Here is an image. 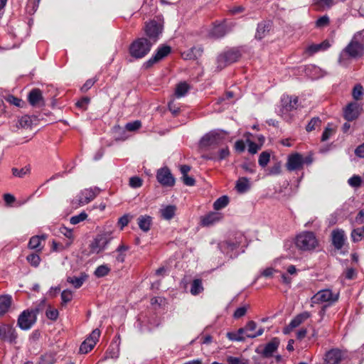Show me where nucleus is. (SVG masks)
Instances as JSON below:
<instances>
[{
    "mask_svg": "<svg viewBox=\"0 0 364 364\" xmlns=\"http://www.w3.org/2000/svg\"><path fill=\"white\" fill-rule=\"evenodd\" d=\"M364 55V36L362 32L356 33L348 44L341 51L338 63L343 67H348L353 60Z\"/></svg>",
    "mask_w": 364,
    "mask_h": 364,
    "instance_id": "nucleus-1",
    "label": "nucleus"
},
{
    "mask_svg": "<svg viewBox=\"0 0 364 364\" xmlns=\"http://www.w3.org/2000/svg\"><path fill=\"white\" fill-rule=\"evenodd\" d=\"M46 305L45 299L41 301L36 306L23 311L18 316L17 326L23 331L31 329L37 321V315Z\"/></svg>",
    "mask_w": 364,
    "mask_h": 364,
    "instance_id": "nucleus-2",
    "label": "nucleus"
},
{
    "mask_svg": "<svg viewBox=\"0 0 364 364\" xmlns=\"http://www.w3.org/2000/svg\"><path fill=\"white\" fill-rule=\"evenodd\" d=\"M154 45L147 38L140 37L135 39L129 47V53L134 59H141L146 56Z\"/></svg>",
    "mask_w": 364,
    "mask_h": 364,
    "instance_id": "nucleus-3",
    "label": "nucleus"
},
{
    "mask_svg": "<svg viewBox=\"0 0 364 364\" xmlns=\"http://www.w3.org/2000/svg\"><path fill=\"white\" fill-rule=\"evenodd\" d=\"M295 244L299 250L310 251L316 247L318 242L314 232L304 231L296 236Z\"/></svg>",
    "mask_w": 364,
    "mask_h": 364,
    "instance_id": "nucleus-4",
    "label": "nucleus"
},
{
    "mask_svg": "<svg viewBox=\"0 0 364 364\" xmlns=\"http://www.w3.org/2000/svg\"><path fill=\"white\" fill-rule=\"evenodd\" d=\"M100 192L97 187L85 188L82 190L75 199L72 200L73 207L77 208L83 206L93 200Z\"/></svg>",
    "mask_w": 364,
    "mask_h": 364,
    "instance_id": "nucleus-5",
    "label": "nucleus"
},
{
    "mask_svg": "<svg viewBox=\"0 0 364 364\" xmlns=\"http://www.w3.org/2000/svg\"><path fill=\"white\" fill-rule=\"evenodd\" d=\"M339 294L333 293L329 289H321L311 298V306L326 303L331 306L338 300Z\"/></svg>",
    "mask_w": 364,
    "mask_h": 364,
    "instance_id": "nucleus-6",
    "label": "nucleus"
},
{
    "mask_svg": "<svg viewBox=\"0 0 364 364\" xmlns=\"http://www.w3.org/2000/svg\"><path fill=\"white\" fill-rule=\"evenodd\" d=\"M226 135L227 133L223 130H213L201 138L200 144L203 147L220 144L225 139Z\"/></svg>",
    "mask_w": 364,
    "mask_h": 364,
    "instance_id": "nucleus-7",
    "label": "nucleus"
},
{
    "mask_svg": "<svg viewBox=\"0 0 364 364\" xmlns=\"http://www.w3.org/2000/svg\"><path fill=\"white\" fill-rule=\"evenodd\" d=\"M241 54L236 48L229 49L220 53L217 58V68L222 70L226 66L236 62L240 58Z\"/></svg>",
    "mask_w": 364,
    "mask_h": 364,
    "instance_id": "nucleus-8",
    "label": "nucleus"
},
{
    "mask_svg": "<svg viewBox=\"0 0 364 364\" xmlns=\"http://www.w3.org/2000/svg\"><path fill=\"white\" fill-rule=\"evenodd\" d=\"M171 52V46L165 44L160 45L153 55L142 65V68L147 70L151 68L154 64L160 62L167 57Z\"/></svg>",
    "mask_w": 364,
    "mask_h": 364,
    "instance_id": "nucleus-9",
    "label": "nucleus"
},
{
    "mask_svg": "<svg viewBox=\"0 0 364 364\" xmlns=\"http://www.w3.org/2000/svg\"><path fill=\"white\" fill-rule=\"evenodd\" d=\"M144 38H147V40L155 45L159 40L160 36L162 33L163 27L162 26L155 21H151L146 23L144 26Z\"/></svg>",
    "mask_w": 364,
    "mask_h": 364,
    "instance_id": "nucleus-10",
    "label": "nucleus"
},
{
    "mask_svg": "<svg viewBox=\"0 0 364 364\" xmlns=\"http://www.w3.org/2000/svg\"><path fill=\"white\" fill-rule=\"evenodd\" d=\"M348 358L346 350L332 348L325 353L324 361L326 364H339Z\"/></svg>",
    "mask_w": 364,
    "mask_h": 364,
    "instance_id": "nucleus-11",
    "label": "nucleus"
},
{
    "mask_svg": "<svg viewBox=\"0 0 364 364\" xmlns=\"http://www.w3.org/2000/svg\"><path fill=\"white\" fill-rule=\"evenodd\" d=\"M264 328H260L254 333H245L243 328H239L237 331L227 333V338L232 341H245L246 338H255L262 335Z\"/></svg>",
    "mask_w": 364,
    "mask_h": 364,
    "instance_id": "nucleus-12",
    "label": "nucleus"
},
{
    "mask_svg": "<svg viewBox=\"0 0 364 364\" xmlns=\"http://www.w3.org/2000/svg\"><path fill=\"white\" fill-rule=\"evenodd\" d=\"M18 334L15 328L11 324L0 323V339L14 344L16 343Z\"/></svg>",
    "mask_w": 364,
    "mask_h": 364,
    "instance_id": "nucleus-13",
    "label": "nucleus"
},
{
    "mask_svg": "<svg viewBox=\"0 0 364 364\" xmlns=\"http://www.w3.org/2000/svg\"><path fill=\"white\" fill-rule=\"evenodd\" d=\"M156 176L157 181L164 187H172L175 185V178L166 166L159 168Z\"/></svg>",
    "mask_w": 364,
    "mask_h": 364,
    "instance_id": "nucleus-14",
    "label": "nucleus"
},
{
    "mask_svg": "<svg viewBox=\"0 0 364 364\" xmlns=\"http://www.w3.org/2000/svg\"><path fill=\"white\" fill-rule=\"evenodd\" d=\"M100 336V331L98 328L94 329L90 335L82 343L80 346L81 353H87L96 345Z\"/></svg>",
    "mask_w": 364,
    "mask_h": 364,
    "instance_id": "nucleus-15",
    "label": "nucleus"
},
{
    "mask_svg": "<svg viewBox=\"0 0 364 364\" xmlns=\"http://www.w3.org/2000/svg\"><path fill=\"white\" fill-rule=\"evenodd\" d=\"M240 246L237 241L227 240L220 242L218 247L223 254H225L230 258H233L237 255L236 251Z\"/></svg>",
    "mask_w": 364,
    "mask_h": 364,
    "instance_id": "nucleus-16",
    "label": "nucleus"
},
{
    "mask_svg": "<svg viewBox=\"0 0 364 364\" xmlns=\"http://www.w3.org/2000/svg\"><path fill=\"white\" fill-rule=\"evenodd\" d=\"M304 164V157L301 154L295 153L288 156L286 166L287 170L293 171L301 168Z\"/></svg>",
    "mask_w": 364,
    "mask_h": 364,
    "instance_id": "nucleus-17",
    "label": "nucleus"
},
{
    "mask_svg": "<svg viewBox=\"0 0 364 364\" xmlns=\"http://www.w3.org/2000/svg\"><path fill=\"white\" fill-rule=\"evenodd\" d=\"M361 107L356 102H350L344 109V117L348 121L357 119L360 114Z\"/></svg>",
    "mask_w": 364,
    "mask_h": 364,
    "instance_id": "nucleus-18",
    "label": "nucleus"
},
{
    "mask_svg": "<svg viewBox=\"0 0 364 364\" xmlns=\"http://www.w3.org/2000/svg\"><path fill=\"white\" fill-rule=\"evenodd\" d=\"M279 346V340L278 338H273L269 343L264 347L261 354L264 358H269L273 355Z\"/></svg>",
    "mask_w": 364,
    "mask_h": 364,
    "instance_id": "nucleus-19",
    "label": "nucleus"
},
{
    "mask_svg": "<svg viewBox=\"0 0 364 364\" xmlns=\"http://www.w3.org/2000/svg\"><path fill=\"white\" fill-rule=\"evenodd\" d=\"M346 235L343 230L337 229L332 232V242L335 248L341 250L345 242Z\"/></svg>",
    "mask_w": 364,
    "mask_h": 364,
    "instance_id": "nucleus-20",
    "label": "nucleus"
},
{
    "mask_svg": "<svg viewBox=\"0 0 364 364\" xmlns=\"http://www.w3.org/2000/svg\"><path fill=\"white\" fill-rule=\"evenodd\" d=\"M230 155V150L228 146L220 149L218 153H211L204 155L203 158L214 161H220L225 159Z\"/></svg>",
    "mask_w": 364,
    "mask_h": 364,
    "instance_id": "nucleus-21",
    "label": "nucleus"
},
{
    "mask_svg": "<svg viewBox=\"0 0 364 364\" xmlns=\"http://www.w3.org/2000/svg\"><path fill=\"white\" fill-rule=\"evenodd\" d=\"M223 218V215L218 212H210L201 218V225L210 226L219 222Z\"/></svg>",
    "mask_w": 364,
    "mask_h": 364,
    "instance_id": "nucleus-22",
    "label": "nucleus"
},
{
    "mask_svg": "<svg viewBox=\"0 0 364 364\" xmlns=\"http://www.w3.org/2000/svg\"><path fill=\"white\" fill-rule=\"evenodd\" d=\"M28 100L32 106H41L43 105L42 92L38 88L33 89L29 92Z\"/></svg>",
    "mask_w": 364,
    "mask_h": 364,
    "instance_id": "nucleus-23",
    "label": "nucleus"
},
{
    "mask_svg": "<svg viewBox=\"0 0 364 364\" xmlns=\"http://www.w3.org/2000/svg\"><path fill=\"white\" fill-rule=\"evenodd\" d=\"M283 111L289 112L298 107V98L296 97L283 96L282 98Z\"/></svg>",
    "mask_w": 364,
    "mask_h": 364,
    "instance_id": "nucleus-24",
    "label": "nucleus"
},
{
    "mask_svg": "<svg viewBox=\"0 0 364 364\" xmlns=\"http://www.w3.org/2000/svg\"><path fill=\"white\" fill-rule=\"evenodd\" d=\"M271 28L272 23L269 21H264L261 23H259L255 33V38L257 39L261 40L266 36V35L270 31Z\"/></svg>",
    "mask_w": 364,
    "mask_h": 364,
    "instance_id": "nucleus-25",
    "label": "nucleus"
},
{
    "mask_svg": "<svg viewBox=\"0 0 364 364\" xmlns=\"http://www.w3.org/2000/svg\"><path fill=\"white\" fill-rule=\"evenodd\" d=\"M330 47V43L327 41H324L318 44H311L309 46L305 51L309 55H312L319 51L327 50Z\"/></svg>",
    "mask_w": 364,
    "mask_h": 364,
    "instance_id": "nucleus-26",
    "label": "nucleus"
},
{
    "mask_svg": "<svg viewBox=\"0 0 364 364\" xmlns=\"http://www.w3.org/2000/svg\"><path fill=\"white\" fill-rule=\"evenodd\" d=\"M337 3V0H313L312 5L317 11L329 9Z\"/></svg>",
    "mask_w": 364,
    "mask_h": 364,
    "instance_id": "nucleus-27",
    "label": "nucleus"
},
{
    "mask_svg": "<svg viewBox=\"0 0 364 364\" xmlns=\"http://www.w3.org/2000/svg\"><path fill=\"white\" fill-rule=\"evenodd\" d=\"M228 33L226 26L224 23L215 25L209 32V36L214 38L223 37Z\"/></svg>",
    "mask_w": 364,
    "mask_h": 364,
    "instance_id": "nucleus-28",
    "label": "nucleus"
},
{
    "mask_svg": "<svg viewBox=\"0 0 364 364\" xmlns=\"http://www.w3.org/2000/svg\"><path fill=\"white\" fill-rule=\"evenodd\" d=\"M139 228L144 232H146L150 230L152 224V218L149 215H140L137 219Z\"/></svg>",
    "mask_w": 364,
    "mask_h": 364,
    "instance_id": "nucleus-29",
    "label": "nucleus"
},
{
    "mask_svg": "<svg viewBox=\"0 0 364 364\" xmlns=\"http://www.w3.org/2000/svg\"><path fill=\"white\" fill-rule=\"evenodd\" d=\"M311 314L308 311H304L297 316H296L290 322L289 327L290 328H294L298 327L300 324L310 318Z\"/></svg>",
    "mask_w": 364,
    "mask_h": 364,
    "instance_id": "nucleus-30",
    "label": "nucleus"
},
{
    "mask_svg": "<svg viewBox=\"0 0 364 364\" xmlns=\"http://www.w3.org/2000/svg\"><path fill=\"white\" fill-rule=\"evenodd\" d=\"M311 314L308 311H304L297 316H296L290 322L289 327L290 328H294L298 327L300 324L310 318Z\"/></svg>",
    "mask_w": 364,
    "mask_h": 364,
    "instance_id": "nucleus-31",
    "label": "nucleus"
},
{
    "mask_svg": "<svg viewBox=\"0 0 364 364\" xmlns=\"http://www.w3.org/2000/svg\"><path fill=\"white\" fill-rule=\"evenodd\" d=\"M12 302V298L9 295L0 296V316L4 315L9 309Z\"/></svg>",
    "mask_w": 364,
    "mask_h": 364,
    "instance_id": "nucleus-32",
    "label": "nucleus"
},
{
    "mask_svg": "<svg viewBox=\"0 0 364 364\" xmlns=\"http://www.w3.org/2000/svg\"><path fill=\"white\" fill-rule=\"evenodd\" d=\"M237 191L240 193H244L248 191L250 188V182L246 177L240 178L235 185Z\"/></svg>",
    "mask_w": 364,
    "mask_h": 364,
    "instance_id": "nucleus-33",
    "label": "nucleus"
},
{
    "mask_svg": "<svg viewBox=\"0 0 364 364\" xmlns=\"http://www.w3.org/2000/svg\"><path fill=\"white\" fill-rule=\"evenodd\" d=\"M87 278V274H81L80 277H68L67 282L71 284L75 289H78L82 286Z\"/></svg>",
    "mask_w": 364,
    "mask_h": 364,
    "instance_id": "nucleus-34",
    "label": "nucleus"
},
{
    "mask_svg": "<svg viewBox=\"0 0 364 364\" xmlns=\"http://www.w3.org/2000/svg\"><path fill=\"white\" fill-rule=\"evenodd\" d=\"M176 210L175 205H166L160 210L161 216L165 220H171L174 217Z\"/></svg>",
    "mask_w": 364,
    "mask_h": 364,
    "instance_id": "nucleus-35",
    "label": "nucleus"
},
{
    "mask_svg": "<svg viewBox=\"0 0 364 364\" xmlns=\"http://www.w3.org/2000/svg\"><path fill=\"white\" fill-rule=\"evenodd\" d=\"M46 239V237L42 235V236H38V235H36V236H33L30 240H29V242H28V247L31 250H36L37 251H41L42 250V247H41V240H45Z\"/></svg>",
    "mask_w": 364,
    "mask_h": 364,
    "instance_id": "nucleus-36",
    "label": "nucleus"
},
{
    "mask_svg": "<svg viewBox=\"0 0 364 364\" xmlns=\"http://www.w3.org/2000/svg\"><path fill=\"white\" fill-rule=\"evenodd\" d=\"M350 237L353 242H358L364 238V225L361 228L353 229L351 232Z\"/></svg>",
    "mask_w": 364,
    "mask_h": 364,
    "instance_id": "nucleus-37",
    "label": "nucleus"
},
{
    "mask_svg": "<svg viewBox=\"0 0 364 364\" xmlns=\"http://www.w3.org/2000/svg\"><path fill=\"white\" fill-rule=\"evenodd\" d=\"M203 290L202 282L200 279H196L193 281L191 286L190 291L192 295H198Z\"/></svg>",
    "mask_w": 364,
    "mask_h": 364,
    "instance_id": "nucleus-38",
    "label": "nucleus"
},
{
    "mask_svg": "<svg viewBox=\"0 0 364 364\" xmlns=\"http://www.w3.org/2000/svg\"><path fill=\"white\" fill-rule=\"evenodd\" d=\"M55 362V353H47L41 355L38 364H54Z\"/></svg>",
    "mask_w": 364,
    "mask_h": 364,
    "instance_id": "nucleus-39",
    "label": "nucleus"
},
{
    "mask_svg": "<svg viewBox=\"0 0 364 364\" xmlns=\"http://www.w3.org/2000/svg\"><path fill=\"white\" fill-rule=\"evenodd\" d=\"M189 87L188 85L183 82H180L177 85L176 90H175V95L177 97H183L188 91Z\"/></svg>",
    "mask_w": 364,
    "mask_h": 364,
    "instance_id": "nucleus-40",
    "label": "nucleus"
},
{
    "mask_svg": "<svg viewBox=\"0 0 364 364\" xmlns=\"http://www.w3.org/2000/svg\"><path fill=\"white\" fill-rule=\"evenodd\" d=\"M110 270L111 269L107 264H102L96 268L94 274L97 278L103 277L107 276Z\"/></svg>",
    "mask_w": 364,
    "mask_h": 364,
    "instance_id": "nucleus-41",
    "label": "nucleus"
},
{
    "mask_svg": "<svg viewBox=\"0 0 364 364\" xmlns=\"http://www.w3.org/2000/svg\"><path fill=\"white\" fill-rule=\"evenodd\" d=\"M229 203V198L227 196H223L218 198L213 203V208L216 210L224 208Z\"/></svg>",
    "mask_w": 364,
    "mask_h": 364,
    "instance_id": "nucleus-42",
    "label": "nucleus"
},
{
    "mask_svg": "<svg viewBox=\"0 0 364 364\" xmlns=\"http://www.w3.org/2000/svg\"><path fill=\"white\" fill-rule=\"evenodd\" d=\"M201 53L202 50L200 48L193 47L186 53H183V56L185 59H195L200 55Z\"/></svg>",
    "mask_w": 364,
    "mask_h": 364,
    "instance_id": "nucleus-43",
    "label": "nucleus"
},
{
    "mask_svg": "<svg viewBox=\"0 0 364 364\" xmlns=\"http://www.w3.org/2000/svg\"><path fill=\"white\" fill-rule=\"evenodd\" d=\"M322 121L318 117H313L306 127L308 132L315 130L317 127L321 126Z\"/></svg>",
    "mask_w": 364,
    "mask_h": 364,
    "instance_id": "nucleus-44",
    "label": "nucleus"
},
{
    "mask_svg": "<svg viewBox=\"0 0 364 364\" xmlns=\"http://www.w3.org/2000/svg\"><path fill=\"white\" fill-rule=\"evenodd\" d=\"M59 231L69 240V241L66 242V247H69L72 244L74 238L73 230L65 226H62L60 228Z\"/></svg>",
    "mask_w": 364,
    "mask_h": 364,
    "instance_id": "nucleus-45",
    "label": "nucleus"
},
{
    "mask_svg": "<svg viewBox=\"0 0 364 364\" xmlns=\"http://www.w3.org/2000/svg\"><path fill=\"white\" fill-rule=\"evenodd\" d=\"M12 173L14 176L18 178H23L26 175L30 173L31 168L29 166H26L21 169L17 168H12Z\"/></svg>",
    "mask_w": 364,
    "mask_h": 364,
    "instance_id": "nucleus-46",
    "label": "nucleus"
},
{
    "mask_svg": "<svg viewBox=\"0 0 364 364\" xmlns=\"http://www.w3.org/2000/svg\"><path fill=\"white\" fill-rule=\"evenodd\" d=\"M26 260L31 266L37 267L39 266L41 259L38 254L31 253L26 257Z\"/></svg>",
    "mask_w": 364,
    "mask_h": 364,
    "instance_id": "nucleus-47",
    "label": "nucleus"
},
{
    "mask_svg": "<svg viewBox=\"0 0 364 364\" xmlns=\"http://www.w3.org/2000/svg\"><path fill=\"white\" fill-rule=\"evenodd\" d=\"M330 23L329 17L327 15H323L319 17L315 22V27L317 28H323L328 26Z\"/></svg>",
    "mask_w": 364,
    "mask_h": 364,
    "instance_id": "nucleus-48",
    "label": "nucleus"
},
{
    "mask_svg": "<svg viewBox=\"0 0 364 364\" xmlns=\"http://www.w3.org/2000/svg\"><path fill=\"white\" fill-rule=\"evenodd\" d=\"M87 218V214L82 211L80 214L72 216L70 219V222L73 225H77L80 223V222L84 221Z\"/></svg>",
    "mask_w": 364,
    "mask_h": 364,
    "instance_id": "nucleus-49",
    "label": "nucleus"
},
{
    "mask_svg": "<svg viewBox=\"0 0 364 364\" xmlns=\"http://www.w3.org/2000/svg\"><path fill=\"white\" fill-rule=\"evenodd\" d=\"M364 94L363 87L361 85L357 84L354 86L352 95L354 100H358Z\"/></svg>",
    "mask_w": 364,
    "mask_h": 364,
    "instance_id": "nucleus-50",
    "label": "nucleus"
},
{
    "mask_svg": "<svg viewBox=\"0 0 364 364\" xmlns=\"http://www.w3.org/2000/svg\"><path fill=\"white\" fill-rule=\"evenodd\" d=\"M270 159V154L267 151H263L260 154L258 163L262 168L265 167Z\"/></svg>",
    "mask_w": 364,
    "mask_h": 364,
    "instance_id": "nucleus-51",
    "label": "nucleus"
},
{
    "mask_svg": "<svg viewBox=\"0 0 364 364\" xmlns=\"http://www.w3.org/2000/svg\"><path fill=\"white\" fill-rule=\"evenodd\" d=\"M227 362L228 364H249L247 359L233 356H228Z\"/></svg>",
    "mask_w": 364,
    "mask_h": 364,
    "instance_id": "nucleus-52",
    "label": "nucleus"
},
{
    "mask_svg": "<svg viewBox=\"0 0 364 364\" xmlns=\"http://www.w3.org/2000/svg\"><path fill=\"white\" fill-rule=\"evenodd\" d=\"M141 127V122L139 120H135L128 122L125 125V129L129 132H134L138 130Z\"/></svg>",
    "mask_w": 364,
    "mask_h": 364,
    "instance_id": "nucleus-53",
    "label": "nucleus"
},
{
    "mask_svg": "<svg viewBox=\"0 0 364 364\" xmlns=\"http://www.w3.org/2000/svg\"><path fill=\"white\" fill-rule=\"evenodd\" d=\"M143 181L138 176H133L129 178V184L133 188H140L142 186Z\"/></svg>",
    "mask_w": 364,
    "mask_h": 364,
    "instance_id": "nucleus-54",
    "label": "nucleus"
},
{
    "mask_svg": "<svg viewBox=\"0 0 364 364\" xmlns=\"http://www.w3.org/2000/svg\"><path fill=\"white\" fill-rule=\"evenodd\" d=\"M282 172V166L280 162L274 164L272 167L269 168L268 174L272 176H276L280 174Z\"/></svg>",
    "mask_w": 364,
    "mask_h": 364,
    "instance_id": "nucleus-55",
    "label": "nucleus"
},
{
    "mask_svg": "<svg viewBox=\"0 0 364 364\" xmlns=\"http://www.w3.org/2000/svg\"><path fill=\"white\" fill-rule=\"evenodd\" d=\"M361 178L359 176L354 175L348 181V184L354 188H358L361 184Z\"/></svg>",
    "mask_w": 364,
    "mask_h": 364,
    "instance_id": "nucleus-56",
    "label": "nucleus"
},
{
    "mask_svg": "<svg viewBox=\"0 0 364 364\" xmlns=\"http://www.w3.org/2000/svg\"><path fill=\"white\" fill-rule=\"evenodd\" d=\"M46 316L48 318L55 321L58 317V311L55 309L49 307L46 311Z\"/></svg>",
    "mask_w": 364,
    "mask_h": 364,
    "instance_id": "nucleus-57",
    "label": "nucleus"
},
{
    "mask_svg": "<svg viewBox=\"0 0 364 364\" xmlns=\"http://www.w3.org/2000/svg\"><path fill=\"white\" fill-rule=\"evenodd\" d=\"M61 299L64 304L70 301L73 299V292L69 289L63 290L61 293Z\"/></svg>",
    "mask_w": 364,
    "mask_h": 364,
    "instance_id": "nucleus-58",
    "label": "nucleus"
},
{
    "mask_svg": "<svg viewBox=\"0 0 364 364\" xmlns=\"http://www.w3.org/2000/svg\"><path fill=\"white\" fill-rule=\"evenodd\" d=\"M97 79H88L84 85L81 87L80 90L82 92H86L87 90H89L94 84L97 82Z\"/></svg>",
    "mask_w": 364,
    "mask_h": 364,
    "instance_id": "nucleus-59",
    "label": "nucleus"
},
{
    "mask_svg": "<svg viewBox=\"0 0 364 364\" xmlns=\"http://www.w3.org/2000/svg\"><path fill=\"white\" fill-rule=\"evenodd\" d=\"M130 216L127 214L124 215L118 220V225L120 228V230H123L125 226H127L129 222Z\"/></svg>",
    "mask_w": 364,
    "mask_h": 364,
    "instance_id": "nucleus-60",
    "label": "nucleus"
},
{
    "mask_svg": "<svg viewBox=\"0 0 364 364\" xmlns=\"http://www.w3.org/2000/svg\"><path fill=\"white\" fill-rule=\"evenodd\" d=\"M31 119L27 115L23 116L18 120V124L22 128H27L31 126Z\"/></svg>",
    "mask_w": 364,
    "mask_h": 364,
    "instance_id": "nucleus-61",
    "label": "nucleus"
},
{
    "mask_svg": "<svg viewBox=\"0 0 364 364\" xmlns=\"http://www.w3.org/2000/svg\"><path fill=\"white\" fill-rule=\"evenodd\" d=\"M246 306L238 307L234 312L233 316L235 318H240L244 316L247 312Z\"/></svg>",
    "mask_w": 364,
    "mask_h": 364,
    "instance_id": "nucleus-62",
    "label": "nucleus"
},
{
    "mask_svg": "<svg viewBox=\"0 0 364 364\" xmlns=\"http://www.w3.org/2000/svg\"><path fill=\"white\" fill-rule=\"evenodd\" d=\"M90 99L87 97H82L76 102V106L80 109H85L90 103Z\"/></svg>",
    "mask_w": 364,
    "mask_h": 364,
    "instance_id": "nucleus-63",
    "label": "nucleus"
},
{
    "mask_svg": "<svg viewBox=\"0 0 364 364\" xmlns=\"http://www.w3.org/2000/svg\"><path fill=\"white\" fill-rule=\"evenodd\" d=\"M257 328V323L254 321H250L247 323L243 329L245 330V333H249L248 332L254 331Z\"/></svg>",
    "mask_w": 364,
    "mask_h": 364,
    "instance_id": "nucleus-64",
    "label": "nucleus"
}]
</instances>
